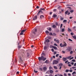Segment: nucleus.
Returning a JSON list of instances; mask_svg holds the SVG:
<instances>
[{"label": "nucleus", "instance_id": "obj_1", "mask_svg": "<svg viewBox=\"0 0 76 76\" xmlns=\"http://www.w3.org/2000/svg\"><path fill=\"white\" fill-rule=\"evenodd\" d=\"M47 58H45L43 56H41V57H38V59L39 61H41V60H42L43 61H45Z\"/></svg>", "mask_w": 76, "mask_h": 76}, {"label": "nucleus", "instance_id": "obj_2", "mask_svg": "<svg viewBox=\"0 0 76 76\" xmlns=\"http://www.w3.org/2000/svg\"><path fill=\"white\" fill-rule=\"evenodd\" d=\"M24 59L23 57H21L20 56L19 57V61L20 63H22L24 61Z\"/></svg>", "mask_w": 76, "mask_h": 76}, {"label": "nucleus", "instance_id": "obj_3", "mask_svg": "<svg viewBox=\"0 0 76 76\" xmlns=\"http://www.w3.org/2000/svg\"><path fill=\"white\" fill-rule=\"evenodd\" d=\"M37 30L36 28L32 30L31 32L33 33V34L34 35V36L36 35V34H35V32H37Z\"/></svg>", "mask_w": 76, "mask_h": 76}, {"label": "nucleus", "instance_id": "obj_4", "mask_svg": "<svg viewBox=\"0 0 76 76\" xmlns=\"http://www.w3.org/2000/svg\"><path fill=\"white\" fill-rule=\"evenodd\" d=\"M58 63V61L56 60H54L53 61V64H57Z\"/></svg>", "mask_w": 76, "mask_h": 76}, {"label": "nucleus", "instance_id": "obj_5", "mask_svg": "<svg viewBox=\"0 0 76 76\" xmlns=\"http://www.w3.org/2000/svg\"><path fill=\"white\" fill-rule=\"evenodd\" d=\"M68 51H70L72 50V48L71 47H68L66 49Z\"/></svg>", "mask_w": 76, "mask_h": 76}, {"label": "nucleus", "instance_id": "obj_6", "mask_svg": "<svg viewBox=\"0 0 76 76\" xmlns=\"http://www.w3.org/2000/svg\"><path fill=\"white\" fill-rule=\"evenodd\" d=\"M50 40L48 39H47L45 40L44 44H46V42H49Z\"/></svg>", "mask_w": 76, "mask_h": 76}, {"label": "nucleus", "instance_id": "obj_7", "mask_svg": "<svg viewBox=\"0 0 76 76\" xmlns=\"http://www.w3.org/2000/svg\"><path fill=\"white\" fill-rule=\"evenodd\" d=\"M37 19V16L36 15L34 16L33 18V20H35L36 19Z\"/></svg>", "mask_w": 76, "mask_h": 76}, {"label": "nucleus", "instance_id": "obj_8", "mask_svg": "<svg viewBox=\"0 0 76 76\" xmlns=\"http://www.w3.org/2000/svg\"><path fill=\"white\" fill-rule=\"evenodd\" d=\"M40 13H42V10H40L39 11L38 13L37 14V15H39Z\"/></svg>", "mask_w": 76, "mask_h": 76}, {"label": "nucleus", "instance_id": "obj_9", "mask_svg": "<svg viewBox=\"0 0 76 76\" xmlns=\"http://www.w3.org/2000/svg\"><path fill=\"white\" fill-rule=\"evenodd\" d=\"M67 47V44L65 42H64V44L63 45V47Z\"/></svg>", "mask_w": 76, "mask_h": 76}, {"label": "nucleus", "instance_id": "obj_10", "mask_svg": "<svg viewBox=\"0 0 76 76\" xmlns=\"http://www.w3.org/2000/svg\"><path fill=\"white\" fill-rule=\"evenodd\" d=\"M72 57V56H68V57H66V60H68L69 59H70Z\"/></svg>", "mask_w": 76, "mask_h": 76}, {"label": "nucleus", "instance_id": "obj_11", "mask_svg": "<svg viewBox=\"0 0 76 76\" xmlns=\"http://www.w3.org/2000/svg\"><path fill=\"white\" fill-rule=\"evenodd\" d=\"M62 60L64 61H66V60H67L66 58H62Z\"/></svg>", "mask_w": 76, "mask_h": 76}, {"label": "nucleus", "instance_id": "obj_12", "mask_svg": "<svg viewBox=\"0 0 76 76\" xmlns=\"http://www.w3.org/2000/svg\"><path fill=\"white\" fill-rule=\"evenodd\" d=\"M47 67H44L43 68V70H45V71H46V70H47Z\"/></svg>", "mask_w": 76, "mask_h": 76}, {"label": "nucleus", "instance_id": "obj_13", "mask_svg": "<svg viewBox=\"0 0 76 76\" xmlns=\"http://www.w3.org/2000/svg\"><path fill=\"white\" fill-rule=\"evenodd\" d=\"M53 18H56V17H57V15L56 14H54L53 15Z\"/></svg>", "mask_w": 76, "mask_h": 76}, {"label": "nucleus", "instance_id": "obj_14", "mask_svg": "<svg viewBox=\"0 0 76 76\" xmlns=\"http://www.w3.org/2000/svg\"><path fill=\"white\" fill-rule=\"evenodd\" d=\"M72 37L74 39H76V36H72Z\"/></svg>", "mask_w": 76, "mask_h": 76}, {"label": "nucleus", "instance_id": "obj_15", "mask_svg": "<svg viewBox=\"0 0 76 76\" xmlns=\"http://www.w3.org/2000/svg\"><path fill=\"white\" fill-rule=\"evenodd\" d=\"M49 72L50 73H53V71L52 70H50Z\"/></svg>", "mask_w": 76, "mask_h": 76}, {"label": "nucleus", "instance_id": "obj_16", "mask_svg": "<svg viewBox=\"0 0 76 76\" xmlns=\"http://www.w3.org/2000/svg\"><path fill=\"white\" fill-rule=\"evenodd\" d=\"M59 66H60V67H61L63 66V64L62 63H60L59 64Z\"/></svg>", "mask_w": 76, "mask_h": 76}, {"label": "nucleus", "instance_id": "obj_17", "mask_svg": "<svg viewBox=\"0 0 76 76\" xmlns=\"http://www.w3.org/2000/svg\"><path fill=\"white\" fill-rule=\"evenodd\" d=\"M40 18L41 19H42V18H44V16L43 15H41L40 16Z\"/></svg>", "mask_w": 76, "mask_h": 76}, {"label": "nucleus", "instance_id": "obj_18", "mask_svg": "<svg viewBox=\"0 0 76 76\" xmlns=\"http://www.w3.org/2000/svg\"><path fill=\"white\" fill-rule=\"evenodd\" d=\"M52 27L54 28H56V26L55 25H53L52 26Z\"/></svg>", "mask_w": 76, "mask_h": 76}, {"label": "nucleus", "instance_id": "obj_19", "mask_svg": "<svg viewBox=\"0 0 76 76\" xmlns=\"http://www.w3.org/2000/svg\"><path fill=\"white\" fill-rule=\"evenodd\" d=\"M45 63H48V60H46L45 62Z\"/></svg>", "mask_w": 76, "mask_h": 76}, {"label": "nucleus", "instance_id": "obj_20", "mask_svg": "<svg viewBox=\"0 0 76 76\" xmlns=\"http://www.w3.org/2000/svg\"><path fill=\"white\" fill-rule=\"evenodd\" d=\"M60 45L61 47H63V44L61 43L60 44Z\"/></svg>", "mask_w": 76, "mask_h": 76}, {"label": "nucleus", "instance_id": "obj_21", "mask_svg": "<svg viewBox=\"0 0 76 76\" xmlns=\"http://www.w3.org/2000/svg\"><path fill=\"white\" fill-rule=\"evenodd\" d=\"M34 73H37V72H38V71H35V69H34Z\"/></svg>", "mask_w": 76, "mask_h": 76}, {"label": "nucleus", "instance_id": "obj_22", "mask_svg": "<svg viewBox=\"0 0 76 76\" xmlns=\"http://www.w3.org/2000/svg\"><path fill=\"white\" fill-rule=\"evenodd\" d=\"M73 53V51L71 50L70 52V54H72Z\"/></svg>", "mask_w": 76, "mask_h": 76}, {"label": "nucleus", "instance_id": "obj_23", "mask_svg": "<svg viewBox=\"0 0 76 76\" xmlns=\"http://www.w3.org/2000/svg\"><path fill=\"white\" fill-rule=\"evenodd\" d=\"M47 46H45L44 47V50H47Z\"/></svg>", "mask_w": 76, "mask_h": 76}, {"label": "nucleus", "instance_id": "obj_24", "mask_svg": "<svg viewBox=\"0 0 76 76\" xmlns=\"http://www.w3.org/2000/svg\"><path fill=\"white\" fill-rule=\"evenodd\" d=\"M68 31L69 32H70V31H71V29L68 28Z\"/></svg>", "mask_w": 76, "mask_h": 76}, {"label": "nucleus", "instance_id": "obj_25", "mask_svg": "<svg viewBox=\"0 0 76 76\" xmlns=\"http://www.w3.org/2000/svg\"><path fill=\"white\" fill-rule=\"evenodd\" d=\"M71 61H72V62H76V60L75 59H73Z\"/></svg>", "mask_w": 76, "mask_h": 76}, {"label": "nucleus", "instance_id": "obj_26", "mask_svg": "<svg viewBox=\"0 0 76 76\" xmlns=\"http://www.w3.org/2000/svg\"><path fill=\"white\" fill-rule=\"evenodd\" d=\"M45 33L46 34H49V31H45Z\"/></svg>", "mask_w": 76, "mask_h": 76}, {"label": "nucleus", "instance_id": "obj_27", "mask_svg": "<svg viewBox=\"0 0 76 76\" xmlns=\"http://www.w3.org/2000/svg\"><path fill=\"white\" fill-rule=\"evenodd\" d=\"M69 12H68V11L67 10L65 12V14L66 15H67V13Z\"/></svg>", "mask_w": 76, "mask_h": 76}, {"label": "nucleus", "instance_id": "obj_28", "mask_svg": "<svg viewBox=\"0 0 76 76\" xmlns=\"http://www.w3.org/2000/svg\"><path fill=\"white\" fill-rule=\"evenodd\" d=\"M63 22H64V23H65V22H67V20H64L63 21Z\"/></svg>", "mask_w": 76, "mask_h": 76}, {"label": "nucleus", "instance_id": "obj_29", "mask_svg": "<svg viewBox=\"0 0 76 76\" xmlns=\"http://www.w3.org/2000/svg\"><path fill=\"white\" fill-rule=\"evenodd\" d=\"M74 11L73 10H71L70 11V12L71 13H72V12H73Z\"/></svg>", "mask_w": 76, "mask_h": 76}, {"label": "nucleus", "instance_id": "obj_30", "mask_svg": "<svg viewBox=\"0 0 76 76\" xmlns=\"http://www.w3.org/2000/svg\"><path fill=\"white\" fill-rule=\"evenodd\" d=\"M61 31L62 32H63L64 31V28H63L62 29Z\"/></svg>", "mask_w": 76, "mask_h": 76}, {"label": "nucleus", "instance_id": "obj_31", "mask_svg": "<svg viewBox=\"0 0 76 76\" xmlns=\"http://www.w3.org/2000/svg\"><path fill=\"white\" fill-rule=\"evenodd\" d=\"M58 56H59V54H57L56 55V57H58Z\"/></svg>", "mask_w": 76, "mask_h": 76}, {"label": "nucleus", "instance_id": "obj_32", "mask_svg": "<svg viewBox=\"0 0 76 76\" xmlns=\"http://www.w3.org/2000/svg\"><path fill=\"white\" fill-rule=\"evenodd\" d=\"M40 10H45V9H44V8H40Z\"/></svg>", "mask_w": 76, "mask_h": 76}, {"label": "nucleus", "instance_id": "obj_33", "mask_svg": "<svg viewBox=\"0 0 76 76\" xmlns=\"http://www.w3.org/2000/svg\"><path fill=\"white\" fill-rule=\"evenodd\" d=\"M39 70H40V71H42V69L41 68H39Z\"/></svg>", "mask_w": 76, "mask_h": 76}, {"label": "nucleus", "instance_id": "obj_34", "mask_svg": "<svg viewBox=\"0 0 76 76\" xmlns=\"http://www.w3.org/2000/svg\"><path fill=\"white\" fill-rule=\"evenodd\" d=\"M54 68L56 70H57V67H54Z\"/></svg>", "mask_w": 76, "mask_h": 76}, {"label": "nucleus", "instance_id": "obj_35", "mask_svg": "<svg viewBox=\"0 0 76 76\" xmlns=\"http://www.w3.org/2000/svg\"><path fill=\"white\" fill-rule=\"evenodd\" d=\"M68 40H69V41H72V42L73 41V40H72L71 39H68Z\"/></svg>", "mask_w": 76, "mask_h": 76}, {"label": "nucleus", "instance_id": "obj_36", "mask_svg": "<svg viewBox=\"0 0 76 76\" xmlns=\"http://www.w3.org/2000/svg\"><path fill=\"white\" fill-rule=\"evenodd\" d=\"M69 70L68 69H66V72H69Z\"/></svg>", "mask_w": 76, "mask_h": 76}, {"label": "nucleus", "instance_id": "obj_37", "mask_svg": "<svg viewBox=\"0 0 76 76\" xmlns=\"http://www.w3.org/2000/svg\"><path fill=\"white\" fill-rule=\"evenodd\" d=\"M23 32L21 31V33H20V35H23Z\"/></svg>", "mask_w": 76, "mask_h": 76}, {"label": "nucleus", "instance_id": "obj_38", "mask_svg": "<svg viewBox=\"0 0 76 76\" xmlns=\"http://www.w3.org/2000/svg\"><path fill=\"white\" fill-rule=\"evenodd\" d=\"M62 52L64 54L65 53V51L64 50H63L62 51Z\"/></svg>", "mask_w": 76, "mask_h": 76}, {"label": "nucleus", "instance_id": "obj_39", "mask_svg": "<svg viewBox=\"0 0 76 76\" xmlns=\"http://www.w3.org/2000/svg\"><path fill=\"white\" fill-rule=\"evenodd\" d=\"M74 58L73 57H72L71 58H70V60H72V59H73Z\"/></svg>", "mask_w": 76, "mask_h": 76}, {"label": "nucleus", "instance_id": "obj_40", "mask_svg": "<svg viewBox=\"0 0 76 76\" xmlns=\"http://www.w3.org/2000/svg\"><path fill=\"white\" fill-rule=\"evenodd\" d=\"M25 31L26 30H23L21 32H25Z\"/></svg>", "mask_w": 76, "mask_h": 76}, {"label": "nucleus", "instance_id": "obj_41", "mask_svg": "<svg viewBox=\"0 0 76 76\" xmlns=\"http://www.w3.org/2000/svg\"><path fill=\"white\" fill-rule=\"evenodd\" d=\"M75 73H76V72H73L72 73V75H73L74 74H75Z\"/></svg>", "mask_w": 76, "mask_h": 76}, {"label": "nucleus", "instance_id": "obj_42", "mask_svg": "<svg viewBox=\"0 0 76 76\" xmlns=\"http://www.w3.org/2000/svg\"><path fill=\"white\" fill-rule=\"evenodd\" d=\"M49 35H53V33H49Z\"/></svg>", "mask_w": 76, "mask_h": 76}, {"label": "nucleus", "instance_id": "obj_43", "mask_svg": "<svg viewBox=\"0 0 76 76\" xmlns=\"http://www.w3.org/2000/svg\"><path fill=\"white\" fill-rule=\"evenodd\" d=\"M53 34L54 36H56V34L55 33H53Z\"/></svg>", "mask_w": 76, "mask_h": 76}, {"label": "nucleus", "instance_id": "obj_44", "mask_svg": "<svg viewBox=\"0 0 76 76\" xmlns=\"http://www.w3.org/2000/svg\"><path fill=\"white\" fill-rule=\"evenodd\" d=\"M68 75L69 76H71V74H70V73H68Z\"/></svg>", "mask_w": 76, "mask_h": 76}, {"label": "nucleus", "instance_id": "obj_45", "mask_svg": "<svg viewBox=\"0 0 76 76\" xmlns=\"http://www.w3.org/2000/svg\"><path fill=\"white\" fill-rule=\"evenodd\" d=\"M54 48L55 50H57V48L56 47H53Z\"/></svg>", "mask_w": 76, "mask_h": 76}, {"label": "nucleus", "instance_id": "obj_46", "mask_svg": "<svg viewBox=\"0 0 76 76\" xmlns=\"http://www.w3.org/2000/svg\"><path fill=\"white\" fill-rule=\"evenodd\" d=\"M51 51H52V52H54V49H51Z\"/></svg>", "mask_w": 76, "mask_h": 76}, {"label": "nucleus", "instance_id": "obj_47", "mask_svg": "<svg viewBox=\"0 0 76 76\" xmlns=\"http://www.w3.org/2000/svg\"><path fill=\"white\" fill-rule=\"evenodd\" d=\"M18 48H21V47H22V46H20V45H19V46H18Z\"/></svg>", "mask_w": 76, "mask_h": 76}, {"label": "nucleus", "instance_id": "obj_48", "mask_svg": "<svg viewBox=\"0 0 76 76\" xmlns=\"http://www.w3.org/2000/svg\"><path fill=\"white\" fill-rule=\"evenodd\" d=\"M55 24L56 25V26H57V25H58V23L57 22H56Z\"/></svg>", "mask_w": 76, "mask_h": 76}, {"label": "nucleus", "instance_id": "obj_49", "mask_svg": "<svg viewBox=\"0 0 76 76\" xmlns=\"http://www.w3.org/2000/svg\"><path fill=\"white\" fill-rule=\"evenodd\" d=\"M49 31H51V28H50L49 29Z\"/></svg>", "mask_w": 76, "mask_h": 76}, {"label": "nucleus", "instance_id": "obj_50", "mask_svg": "<svg viewBox=\"0 0 76 76\" xmlns=\"http://www.w3.org/2000/svg\"><path fill=\"white\" fill-rule=\"evenodd\" d=\"M62 26H63V24H61L60 26V28H62Z\"/></svg>", "mask_w": 76, "mask_h": 76}, {"label": "nucleus", "instance_id": "obj_51", "mask_svg": "<svg viewBox=\"0 0 76 76\" xmlns=\"http://www.w3.org/2000/svg\"><path fill=\"white\" fill-rule=\"evenodd\" d=\"M68 61H69L67 60L65 61V63H67V62H68Z\"/></svg>", "mask_w": 76, "mask_h": 76}, {"label": "nucleus", "instance_id": "obj_52", "mask_svg": "<svg viewBox=\"0 0 76 76\" xmlns=\"http://www.w3.org/2000/svg\"><path fill=\"white\" fill-rule=\"evenodd\" d=\"M50 48H53V46L51 45L50 46Z\"/></svg>", "mask_w": 76, "mask_h": 76}, {"label": "nucleus", "instance_id": "obj_53", "mask_svg": "<svg viewBox=\"0 0 76 76\" xmlns=\"http://www.w3.org/2000/svg\"><path fill=\"white\" fill-rule=\"evenodd\" d=\"M57 10L56 9H54L53 10V12H56Z\"/></svg>", "mask_w": 76, "mask_h": 76}, {"label": "nucleus", "instance_id": "obj_54", "mask_svg": "<svg viewBox=\"0 0 76 76\" xmlns=\"http://www.w3.org/2000/svg\"><path fill=\"white\" fill-rule=\"evenodd\" d=\"M56 42L58 43H59V41H58V40H56Z\"/></svg>", "mask_w": 76, "mask_h": 76}, {"label": "nucleus", "instance_id": "obj_55", "mask_svg": "<svg viewBox=\"0 0 76 76\" xmlns=\"http://www.w3.org/2000/svg\"><path fill=\"white\" fill-rule=\"evenodd\" d=\"M63 20V18H62V17H61V20Z\"/></svg>", "mask_w": 76, "mask_h": 76}, {"label": "nucleus", "instance_id": "obj_56", "mask_svg": "<svg viewBox=\"0 0 76 76\" xmlns=\"http://www.w3.org/2000/svg\"><path fill=\"white\" fill-rule=\"evenodd\" d=\"M64 76H67V74H66L64 73Z\"/></svg>", "mask_w": 76, "mask_h": 76}, {"label": "nucleus", "instance_id": "obj_57", "mask_svg": "<svg viewBox=\"0 0 76 76\" xmlns=\"http://www.w3.org/2000/svg\"><path fill=\"white\" fill-rule=\"evenodd\" d=\"M54 45H55V46H58L55 43L54 44Z\"/></svg>", "mask_w": 76, "mask_h": 76}, {"label": "nucleus", "instance_id": "obj_58", "mask_svg": "<svg viewBox=\"0 0 76 76\" xmlns=\"http://www.w3.org/2000/svg\"><path fill=\"white\" fill-rule=\"evenodd\" d=\"M74 66H76V63H75L74 65Z\"/></svg>", "mask_w": 76, "mask_h": 76}, {"label": "nucleus", "instance_id": "obj_59", "mask_svg": "<svg viewBox=\"0 0 76 76\" xmlns=\"http://www.w3.org/2000/svg\"><path fill=\"white\" fill-rule=\"evenodd\" d=\"M71 35H73V33H71Z\"/></svg>", "mask_w": 76, "mask_h": 76}, {"label": "nucleus", "instance_id": "obj_60", "mask_svg": "<svg viewBox=\"0 0 76 76\" xmlns=\"http://www.w3.org/2000/svg\"><path fill=\"white\" fill-rule=\"evenodd\" d=\"M59 58H62V57L61 56H59Z\"/></svg>", "mask_w": 76, "mask_h": 76}, {"label": "nucleus", "instance_id": "obj_61", "mask_svg": "<svg viewBox=\"0 0 76 76\" xmlns=\"http://www.w3.org/2000/svg\"><path fill=\"white\" fill-rule=\"evenodd\" d=\"M69 72H73V70H69Z\"/></svg>", "mask_w": 76, "mask_h": 76}, {"label": "nucleus", "instance_id": "obj_62", "mask_svg": "<svg viewBox=\"0 0 76 76\" xmlns=\"http://www.w3.org/2000/svg\"><path fill=\"white\" fill-rule=\"evenodd\" d=\"M57 54V53L55 51L54 53V54Z\"/></svg>", "mask_w": 76, "mask_h": 76}, {"label": "nucleus", "instance_id": "obj_63", "mask_svg": "<svg viewBox=\"0 0 76 76\" xmlns=\"http://www.w3.org/2000/svg\"><path fill=\"white\" fill-rule=\"evenodd\" d=\"M27 57H29V54H28V53L27 54Z\"/></svg>", "mask_w": 76, "mask_h": 76}, {"label": "nucleus", "instance_id": "obj_64", "mask_svg": "<svg viewBox=\"0 0 76 76\" xmlns=\"http://www.w3.org/2000/svg\"><path fill=\"white\" fill-rule=\"evenodd\" d=\"M71 64L72 65H73V64H74V62H72Z\"/></svg>", "mask_w": 76, "mask_h": 76}]
</instances>
